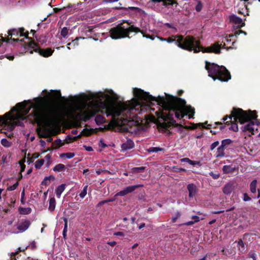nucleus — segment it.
<instances>
[{
  "instance_id": "f257e3e1",
  "label": "nucleus",
  "mask_w": 260,
  "mask_h": 260,
  "mask_svg": "<svg viewBox=\"0 0 260 260\" xmlns=\"http://www.w3.org/2000/svg\"><path fill=\"white\" fill-rule=\"evenodd\" d=\"M134 98L125 102H117L118 95L112 90L106 92H99L89 94H82L72 98L73 104L70 108V114L75 119H88L95 116L97 124L103 123L105 119L100 113H105L112 119L117 118L120 121L118 124L131 126L136 123L134 118L151 105L156 103L158 110L155 114L158 118L165 121L164 128L176 124L175 118L181 119L188 115V118H193L194 109L186 104V101L165 93V96H153L144 90L134 88Z\"/></svg>"
},
{
  "instance_id": "f03ea898",
  "label": "nucleus",
  "mask_w": 260,
  "mask_h": 260,
  "mask_svg": "<svg viewBox=\"0 0 260 260\" xmlns=\"http://www.w3.org/2000/svg\"><path fill=\"white\" fill-rule=\"evenodd\" d=\"M32 108V114L34 120L37 122H43L37 131L41 138H47V141L51 142V137L54 134L53 129L51 127L52 119H46L44 110L42 105V99L37 100L35 103L30 101H24L17 104L11 111L3 116H0V132L3 129L12 131L16 125H23L22 121L26 118V115Z\"/></svg>"
},
{
  "instance_id": "7ed1b4c3",
  "label": "nucleus",
  "mask_w": 260,
  "mask_h": 260,
  "mask_svg": "<svg viewBox=\"0 0 260 260\" xmlns=\"http://www.w3.org/2000/svg\"><path fill=\"white\" fill-rule=\"evenodd\" d=\"M168 43L176 42V45L180 48L189 51H193L194 53L200 51L203 52L219 53L220 48L218 44L212 45L208 47H203L200 45L199 41L195 40L193 37L187 36L184 38L182 36H175L166 38Z\"/></svg>"
},
{
  "instance_id": "20e7f679",
  "label": "nucleus",
  "mask_w": 260,
  "mask_h": 260,
  "mask_svg": "<svg viewBox=\"0 0 260 260\" xmlns=\"http://www.w3.org/2000/svg\"><path fill=\"white\" fill-rule=\"evenodd\" d=\"M233 117H234L235 122L238 120L241 124L251 119L255 120V121H250L248 124L241 127L243 131H248L252 135L255 134V131H257V127L260 124L256 119L257 115L255 111H250L247 113L241 109L233 108L231 115L226 116L222 119L223 121H225L229 118L230 119L229 121L231 122Z\"/></svg>"
},
{
  "instance_id": "39448f33",
  "label": "nucleus",
  "mask_w": 260,
  "mask_h": 260,
  "mask_svg": "<svg viewBox=\"0 0 260 260\" xmlns=\"http://www.w3.org/2000/svg\"><path fill=\"white\" fill-rule=\"evenodd\" d=\"M205 68L208 71L209 76L212 78L214 80L218 79L222 81H227L231 79L230 73L222 66H219L206 61Z\"/></svg>"
},
{
  "instance_id": "423d86ee",
  "label": "nucleus",
  "mask_w": 260,
  "mask_h": 260,
  "mask_svg": "<svg viewBox=\"0 0 260 260\" xmlns=\"http://www.w3.org/2000/svg\"><path fill=\"white\" fill-rule=\"evenodd\" d=\"M141 32L143 37L147 38L154 40V38L149 35H146L143 31H141L139 28L131 25V26L125 28L122 25V24H120L116 27L112 28L110 30V37L113 39H119L125 37H128V35L131 32Z\"/></svg>"
},
{
  "instance_id": "0eeeda50",
  "label": "nucleus",
  "mask_w": 260,
  "mask_h": 260,
  "mask_svg": "<svg viewBox=\"0 0 260 260\" xmlns=\"http://www.w3.org/2000/svg\"><path fill=\"white\" fill-rule=\"evenodd\" d=\"M28 47L30 49V52L31 53L35 51L38 52L40 55L45 57L51 56L54 51L53 50L48 48L44 49H41L35 43L32 41H30L28 43Z\"/></svg>"
},
{
  "instance_id": "6e6552de",
  "label": "nucleus",
  "mask_w": 260,
  "mask_h": 260,
  "mask_svg": "<svg viewBox=\"0 0 260 260\" xmlns=\"http://www.w3.org/2000/svg\"><path fill=\"white\" fill-rule=\"evenodd\" d=\"M254 0H241L239 4L238 13L243 14L244 15H248V10L246 2L251 4Z\"/></svg>"
},
{
  "instance_id": "1a4fd4ad",
  "label": "nucleus",
  "mask_w": 260,
  "mask_h": 260,
  "mask_svg": "<svg viewBox=\"0 0 260 260\" xmlns=\"http://www.w3.org/2000/svg\"><path fill=\"white\" fill-rule=\"evenodd\" d=\"M142 186H143V185L141 184L127 186V187H125V188H124L122 190L117 192L115 194V197L124 196L127 193L132 192L136 188H137L138 187H142Z\"/></svg>"
},
{
  "instance_id": "9d476101",
  "label": "nucleus",
  "mask_w": 260,
  "mask_h": 260,
  "mask_svg": "<svg viewBox=\"0 0 260 260\" xmlns=\"http://www.w3.org/2000/svg\"><path fill=\"white\" fill-rule=\"evenodd\" d=\"M9 36H24L26 37L28 34V32H24V29L23 28H19L18 29L14 28L9 30L8 31Z\"/></svg>"
},
{
  "instance_id": "9b49d317",
  "label": "nucleus",
  "mask_w": 260,
  "mask_h": 260,
  "mask_svg": "<svg viewBox=\"0 0 260 260\" xmlns=\"http://www.w3.org/2000/svg\"><path fill=\"white\" fill-rule=\"evenodd\" d=\"M230 21L235 25L238 27H241L244 25V23L243 22L242 19L236 15H233L230 16Z\"/></svg>"
},
{
  "instance_id": "f8f14e48",
  "label": "nucleus",
  "mask_w": 260,
  "mask_h": 260,
  "mask_svg": "<svg viewBox=\"0 0 260 260\" xmlns=\"http://www.w3.org/2000/svg\"><path fill=\"white\" fill-rule=\"evenodd\" d=\"M30 224V222L28 220H25L21 222H20L17 225V229L18 230V232H14L15 233H18L24 232L26 231L29 226Z\"/></svg>"
},
{
  "instance_id": "ddd939ff",
  "label": "nucleus",
  "mask_w": 260,
  "mask_h": 260,
  "mask_svg": "<svg viewBox=\"0 0 260 260\" xmlns=\"http://www.w3.org/2000/svg\"><path fill=\"white\" fill-rule=\"evenodd\" d=\"M187 188L189 192V197L190 198L194 197L197 192V186L193 184H189Z\"/></svg>"
},
{
  "instance_id": "4468645a",
  "label": "nucleus",
  "mask_w": 260,
  "mask_h": 260,
  "mask_svg": "<svg viewBox=\"0 0 260 260\" xmlns=\"http://www.w3.org/2000/svg\"><path fill=\"white\" fill-rule=\"evenodd\" d=\"M134 147V143L131 139L127 141L121 145V149L123 151H126L133 148Z\"/></svg>"
},
{
  "instance_id": "2eb2a0df",
  "label": "nucleus",
  "mask_w": 260,
  "mask_h": 260,
  "mask_svg": "<svg viewBox=\"0 0 260 260\" xmlns=\"http://www.w3.org/2000/svg\"><path fill=\"white\" fill-rule=\"evenodd\" d=\"M48 98L52 100H57L61 98V93L59 91L51 90L50 92L48 93Z\"/></svg>"
},
{
  "instance_id": "dca6fc26",
  "label": "nucleus",
  "mask_w": 260,
  "mask_h": 260,
  "mask_svg": "<svg viewBox=\"0 0 260 260\" xmlns=\"http://www.w3.org/2000/svg\"><path fill=\"white\" fill-rule=\"evenodd\" d=\"M66 184H61L59 185L55 189V193L57 198H60L61 193L63 192L64 189H66Z\"/></svg>"
},
{
  "instance_id": "f3484780",
  "label": "nucleus",
  "mask_w": 260,
  "mask_h": 260,
  "mask_svg": "<svg viewBox=\"0 0 260 260\" xmlns=\"http://www.w3.org/2000/svg\"><path fill=\"white\" fill-rule=\"evenodd\" d=\"M234 190V186L231 183L226 184L223 188V192L225 194H230Z\"/></svg>"
},
{
  "instance_id": "a211bd4d",
  "label": "nucleus",
  "mask_w": 260,
  "mask_h": 260,
  "mask_svg": "<svg viewBox=\"0 0 260 260\" xmlns=\"http://www.w3.org/2000/svg\"><path fill=\"white\" fill-rule=\"evenodd\" d=\"M241 33H243L245 35H246V32H245L243 30H239L236 31L234 33V34H231V35H229V36H226L224 39V42L225 41H226V42H231V40L230 39V38L234 37V36L237 37Z\"/></svg>"
},
{
  "instance_id": "6ab92c4d",
  "label": "nucleus",
  "mask_w": 260,
  "mask_h": 260,
  "mask_svg": "<svg viewBox=\"0 0 260 260\" xmlns=\"http://www.w3.org/2000/svg\"><path fill=\"white\" fill-rule=\"evenodd\" d=\"M225 148L220 146L217 149V152L216 153V157H222L225 156V154L224 153Z\"/></svg>"
},
{
  "instance_id": "aec40b11",
  "label": "nucleus",
  "mask_w": 260,
  "mask_h": 260,
  "mask_svg": "<svg viewBox=\"0 0 260 260\" xmlns=\"http://www.w3.org/2000/svg\"><path fill=\"white\" fill-rule=\"evenodd\" d=\"M56 201L54 197L51 198L49 200V206L48 209L51 212H53L55 208Z\"/></svg>"
},
{
  "instance_id": "412c9836",
  "label": "nucleus",
  "mask_w": 260,
  "mask_h": 260,
  "mask_svg": "<svg viewBox=\"0 0 260 260\" xmlns=\"http://www.w3.org/2000/svg\"><path fill=\"white\" fill-rule=\"evenodd\" d=\"M237 246L238 247V249L240 250L241 253H244L246 251V248L245 247V244L242 240H240L238 242Z\"/></svg>"
},
{
  "instance_id": "4be33fe9",
  "label": "nucleus",
  "mask_w": 260,
  "mask_h": 260,
  "mask_svg": "<svg viewBox=\"0 0 260 260\" xmlns=\"http://www.w3.org/2000/svg\"><path fill=\"white\" fill-rule=\"evenodd\" d=\"M65 169L66 166L62 164H59L56 165L53 169L54 171L57 172L63 171Z\"/></svg>"
},
{
  "instance_id": "5701e85b",
  "label": "nucleus",
  "mask_w": 260,
  "mask_h": 260,
  "mask_svg": "<svg viewBox=\"0 0 260 260\" xmlns=\"http://www.w3.org/2000/svg\"><path fill=\"white\" fill-rule=\"evenodd\" d=\"M256 185H257V180H253L250 185V191L252 193H254L256 191Z\"/></svg>"
},
{
  "instance_id": "b1692460",
  "label": "nucleus",
  "mask_w": 260,
  "mask_h": 260,
  "mask_svg": "<svg viewBox=\"0 0 260 260\" xmlns=\"http://www.w3.org/2000/svg\"><path fill=\"white\" fill-rule=\"evenodd\" d=\"M31 211V209L30 208H19V212L21 214H28Z\"/></svg>"
},
{
  "instance_id": "393cba45",
  "label": "nucleus",
  "mask_w": 260,
  "mask_h": 260,
  "mask_svg": "<svg viewBox=\"0 0 260 260\" xmlns=\"http://www.w3.org/2000/svg\"><path fill=\"white\" fill-rule=\"evenodd\" d=\"M222 170L224 173L228 174L232 172L234 170V169L230 166L225 165L223 167Z\"/></svg>"
},
{
  "instance_id": "a878e982",
  "label": "nucleus",
  "mask_w": 260,
  "mask_h": 260,
  "mask_svg": "<svg viewBox=\"0 0 260 260\" xmlns=\"http://www.w3.org/2000/svg\"><path fill=\"white\" fill-rule=\"evenodd\" d=\"M1 144L5 147H10L12 145V142L9 141L7 139L4 138L1 140Z\"/></svg>"
},
{
  "instance_id": "bb28decb",
  "label": "nucleus",
  "mask_w": 260,
  "mask_h": 260,
  "mask_svg": "<svg viewBox=\"0 0 260 260\" xmlns=\"http://www.w3.org/2000/svg\"><path fill=\"white\" fill-rule=\"evenodd\" d=\"M232 142V141L231 139H227L223 140L221 141V145L222 147L224 148L227 147Z\"/></svg>"
},
{
  "instance_id": "cd10ccee",
  "label": "nucleus",
  "mask_w": 260,
  "mask_h": 260,
  "mask_svg": "<svg viewBox=\"0 0 260 260\" xmlns=\"http://www.w3.org/2000/svg\"><path fill=\"white\" fill-rule=\"evenodd\" d=\"M44 160L43 159L37 160L35 164V167L36 169H40L43 165Z\"/></svg>"
},
{
  "instance_id": "c85d7f7f",
  "label": "nucleus",
  "mask_w": 260,
  "mask_h": 260,
  "mask_svg": "<svg viewBox=\"0 0 260 260\" xmlns=\"http://www.w3.org/2000/svg\"><path fill=\"white\" fill-rule=\"evenodd\" d=\"M81 38H77L75 40H73L71 42L68 44V46H70L72 48H74L78 46V41Z\"/></svg>"
},
{
  "instance_id": "c756f323",
  "label": "nucleus",
  "mask_w": 260,
  "mask_h": 260,
  "mask_svg": "<svg viewBox=\"0 0 260 260\" xmlns=\"http://www.w3.org/2000/svg\"><path fill=\"white\" fill-rule=\"evenodd\" d=\"M162 150H163V148H161L160 147H150L149 148H148L147 149V151L148 152H157L158 151H162Z\"/></svg>"
},
{
  "instance_id": "7c9ffc66",
  "label": "nucleus",
  "mask_w": 260,
  "mask_h": 260,
  "mask_svg": "<svg viewBox=\"0 0 260 260\" xmlns=\"http://www.w3.org/2000/svg\"><path fill=\"white\" fill-rule=\"evenodd\" d=\"M69 32V29L67 27H64L62 28L60 32L61 36L65 38L67 37Z\"/></svg>"
},
{
  "instance_id": "2f4dec72",
  "label": "nucleus",
  "mask_w": 260,
  "mask_h": 260,
  "mask_svg": "<svg viewBox=\"0 0 260 260\" xmlns=\"http://www.w3.org/2000/svg\"><path fill=\"white\" fill-rule=\"evenodd\" d=\"M87 188H88L87 185H85L84 187L83 190H82L81 193L79 194V196L81 198L83 199L86 196V195L87 194Z\"/></svg>"
},
{
  "instance_id": "473e14b6",
  "label": "nucleus",
  "mask_w": 260,
  "mask_h": 260,
  "mask_svg": "<svg viewBox=\"0 0 260 260\" xmlns=\"http://www.w3.org/2000/svg\"><path fill=\"white\" fill-rule=\"evenodd\" d=\"M64 227L63 230L62 235L64 238H66L67 236V229H68V220L66 218L64 219Z\"/></svg>"
},
{
  "instance_id": "72a5a7b5",
  "label": "nucleus",
  "mask_w": 260,
  "mask_h": 260,
  "mask_svg": "<svg viewBox=\"0 0 260 260\" xmlns=\"http://www.w3.org/2000/svg\"><path fill=\"white\" fill-rule=\"evenodd\" d=\"M51 177H46L43 180V181L42 182V184L44 185H48L50 183V179Z\"/></svg>"
},
{
  "instance_id": "f704fd0d",
  "label": "nucleus",
  "mask_w": 260,
  "mask_h": 260,
  "mask_svg": "<svg viewBox=\"0 0 260 260\" xmlns=\"http://www.w3.org/2000/svg\"><path fill=\"white\" fill-rule=\"evenodd\" d=\"M230 129H232L234 132H237L238 131V127L237 123H232L231 126L229 127Z\"/></svg>"
},
{
  "instance_id": "c9c22d12",
  "label": "nucleus",
  "mask_w": 260,
  "mask_h": 260,
  "mask_svg": "<svg viewBox=\"0 0 260 260\" xmlns=\"http://www.w3.org/2000/svg\"><path fill=\"white\" fill-rule=\"evenodd\" d=\"M181 214L179 212L175 213V215L172 217V221L173 222H175L177 219L180 218Z\"/></svg>"
},
{
  "instance_id": "e433bc0d",
  "label": "nucleus",
  "mask_w": 260,
  "mask_h": 260,
  "mask_svg": "<svg viewBox=\"0 0 260 260\" xmlns=\"http://www.w3.org/2000/svg\"><path fill=\"white\" fill-rule=\"evenodd\" d=\"M63 144V143L62 142V141L60 139H57L54 142V145H55L56 147H59L62 146Z\"/></svg>"
},
{
  "instance_id": "4c0bfd02",
  "label": "nucleus",
  "mask_w": 260,
  "mask_h": 260,
  "mask_svg": "<svg viewBox=\"0 0 260 260\" xmlns=\"http://www.w3.org/2000/svg\"><path fill=\"white\" fill-rule=\"evenodd\" d=\"M62 155L66 156L67 158H72L75 156V154L74 153L69 152L67 153L63 154Z\"/></svg>"
},
{
  "instance_id": "58836bf2",
  "label": "nucleus",
  "mask_w": 260,
  "mask_h": 260,
  "mask_svg": "<svg viewBox=\"0 0 260 260\" xmlns=\"http://www.w3.org/2000/svg\"><path fill=\"white\" fill-rule=\"evenodd\" d=\"M202 8H203V5H202V3H201V2H199L196 7V10L198 12H200L202 10Z\"/></svg>"
},
{
  "instance_id": "ea45409f",
  "label": "nucleus",
  "mask_w": 260,
  "mask_h": 260,
  "mask_svg": "<svg viewBox=\"0 0 260 260\" xmlns=\"http://www.w3.org/2000/svg\"><path fill=\"white\" fill-rule=\"evenodd\" d=\"M18 185V183L16 182L13 185L10 186L9 187H8V189L9 190H11V191L14 190L17 187Z\"/></svg>"
},
{
  "instance_id": "a19ab883",
  "label": "nucleus",
  "mask_w": 260,
  "mask_h": 260,
  "mask_svg": "<svg viewBox=\"0 0 260 260\" xmlns=\"http://www.w3.org/2000/svg\"><path fill=\"white\" fill-rule=\"evenodd\" d=\"M144 167H137L134 168V171L137 173L142 172L144 170Z\"/></svg>"
},
{
  "instance_id": "79ce46f5",
  "label": "nucleus",
  "mask_w": 260,
  "mask_h": 260,
  "mask_svg": "<svg viewBox=\"0 0 260 260\" xmlns=\"http://www.w3.org/2000/svg\"><path fill=\"white\" fill-rule=\"evenodd\" d=\"M219 144L218 141H216L213 143L210 146V150H213Z\"/></svg>"
},
{
  "instance_id": "37998d69",
  "label": "nucleus",
  "mask_w": 260,
  "mask_h": 260,
  "mask_svg": "<svg viewBox=\"0 0 260 260\" xmlns=\"http://www.w3.org/2000/svg\"><path fill=\"white\" fill-rule=\"evenodd\" d=\"M243 200L245 201V202H247V201H249L251 200V198L249 197L248 196V195L247 194V193H244L243 194Z\"/></svg>"
},
{
  "instance_id": "c03bdc74",
  "label": "nucleus",
  "mask_w": 260,
  "mask_h": 260,
  "mask_svg": "<svg viewBox=\"0 0 260 260\" xmlns=\"http://www.w3.org/2000/svg\"><path fill=\"white\" fill-rule=\"evenodd\" d=\"M249 257H251L253 259H255L256 258V255L254 252H250L248 254Z\"/></svg>"
},
{
  "instance_id": "a18cd8bd",
  "label": "nucleus",
  "mask_w": 260,
  "mask_h": 260,
  "mask_svg": "<svg viewBox=\"0 0 260 260\" xmlns=\"http://www.w3.org/2000/svg\"><path fill=\"white\" fill-rule=\"evenodd\" d=\"M180 161L181 162H187V163H188L189 164L191 162V160H190V159H189L188 158H187V157L181 158L180 159Z\"/></svg>"
},
{
  "instance_id": "49530a36",
  "label": "nucleus",
  "mask_w": 260,
  "mask_h": 260,
  "mask_svg": "<svg viewBox=\"0 0 260 260\" xmlns=\"http://www.w3.org/2000/svg\"><path fill=\"white\" fill-rule=\"evenodd\" d=\"M210 174L214 179H218L219 177V175L218 174H214L213 172H211Z\"/></svg>"
},
{
  "instance_id": "de8ad7c7",
  "label": "nucleus",
  "mask_w": 260,
  "mask_h": 260,
  "mask_svg": "<svg viewBox=\"0 0 260 260\" xmlns=\"http://www.w3.org/2000/svg\"><path fill=\"white\" fill-rule=\"evenodd\" d=\"M196 222L193 221H189L188 222H185L184 223H183L182 225H191L193 224Z\"/></svg>"
},
{
  "instance_id": "09e8293b",
  "label": "nucleus",
  "mask_w": 260,
  "mask_h": 260,
  "mask_svg": "<svg viewBox=\"0 0 260 260\" xmlns=\"http://www.w3.org/2000/svg\"><path fill=\"white\" fill-rule=\"evenodd\" d=\"M9 39H7L6 38H4L3 37V36H1V40H0V46L2 44V42H8V40Z\"/></svg>"
},
{
  "instance_id": "8fccbe9b",
  "label": "nucleus",
  "mask_w": 260,
  "mask_h": 260,
  "mask_svg": "<svg viewBox=\"0 0 260 260\" xmlns=\"http://www.w3.org/2000/svg\"><path fill=\"white\" fill-rule=\"evenodd\" d=\"M85 149L87 151H93V148L91 146H84Z\"/></svg>"
},
{
  "instance_id": "3c124183",
  "label": "nucleus",
  "mask_w": 260,
  "mask_h": 260,
  "mask_svg": "<svg viewBox=\"0 0 260 260\" xmlns=\"http://www.w3.org/2000/svg\"><path fill=\"white\" fill-rule=\"evenodd\" d=\"M65 9V7H63L62 8H55L53 9V11L55 13H57L59 11L62 10H63Z\"/></svg>"
},
{
  "instance_id": "603ef678",
  "label": "nucleus",
  "mask_w": 260,
  "mask_h": 260,
  "mask_svg": "<svg viewBox=\"0 0 260 260\" xmlns=\"http://www.w3.org/2000/svg\"><path fill=\"white\" fill-rule=\"evenodd\" d=\"M192 219H193V220H194V221L195 222H198V221L200 220V218H199V216H196V215H195V216H193L192 217Z\"/></svg>"
},
{
  "instance_id": "864d4df0",
  "label": "nucleus",
  "mask_w": 260,
  "mask_h": 260,
  "mask_svg": "<svg viewBox=\"0 0 260 260\" xmlns=\"http://www.w3.org/2000/svg\"><path fill=\"white\" fill-rule=\"evenodd\" d=\"M107 203V200H104V201H101V202H100L98 203V205L99 206H103V205H104L105 203Z\"/></svg>"
},
{
  "instance_id": "5fc2aeb1",
  "label": "nucleus",
  "mask_w": 260,
  "mask_h": 260,
  "mask_svg": "<svg viewBox=\"0 0 260 260\" xmlns=\"http://www.w3.org/2000/svg\"><path fill=\"white\" fill-rule=\"evenodd\" d=\"M114 235L118 236H123L124 235L123 233L121 232H117L114 233Z\"/></svg>"
},
{
  "instance_id": "6e6d98bb",
  "label": "nucleus",
  "mask_w": 260,
  "mask_h": 260,
  "mask_svg": "<svg viewBox=\"0 0 260 260\" xmlns=\"http://www.w3.org/2000/svg\"><path fill=\"white\" fill-rule=\"evenodd\" d=\"M45 159L47 160H49L51 158V155L50 154H48L45 156Z\"/></svg>"
},
{
  "instance_id": "4d7b16f0",
  "label": "nucleus",
  "mask_w": 260,
  "mask_h": 260,
  "mask_svg": "<svg viewBox=\"0 0 260 260\" xmlns=\"http://www.w3.org/2000/svg\"><path fill=\"white\" fill-rule=\"evenodd\" d=\"M40 144L42 146L44 147L46 145V142L43 140L40 141Z\"/></svg>"
},
{
  "instance_id": "13d9d810",
  "label": "nucleus",
  "mask_w": 260,
  "mask_h": 260,
  "mask_svg": "<svg viewBox=\"0 0 260 260\" xmlns=\"http://www.w3.org/2000/svg\"><path fill=\"white\" fill-rule=\"evenodd\" d=\"M199 164V161L191 160V162L190 163V165H198Z\"/></svg>"
},
{
  "instance_id": "bf43d9fd",
  "label": "nucleus",
  "mask_w": 260,
  "mask_h": 260,
  "mask_svg": "<svg viewBox=\"0 0 260 260\" xmlns=\"http://www.w3.org/2000/svg\"><path fill=\"white\" fill-rule=\"evenodd\" d=\"M115 200V198H111V199L107 200V203H108V202H113Z\"/></svg>"
},
{
  "instance_id": "052dcab7",
  "label": "nucleus",
  "mask_w": 260,
  "mask_h": 260,
  "mask_svg": "<svg viewBox=\"0 0 260 260\" xmlns=\"http://www.w3.org/2000/svg\"><path fill=\"white\" fill-rule=\"evenodd\" d=\"M108 244L111 246H114L116 244V242L115 241H112L110 242H109Z\"/></svg>"
},
{
  "instance_id": "680f3d73",
  "label": "nucleus",
  "mask_w": 260,
  "mask_h": 260,
  "mask_svg": "<svg viewBox=\"0 0 260 260\" xmlns=\"http://www.w3.org/2000/svg\"><path fill=\"white\" fill-rule=\"evenodd\" d=\"M145 226V223H141V224L139 225V229H142L143 228H144Z\"/></svg>"
},
{
  "instance_id": "e2e57ef3",
  "label": "nucleus",
  "mask_w": 260,
  "mask_h": 260,
  "mask_svg": "<svg viewBox=\"0 0 260 260\" xmlns=\"http://www.w3.org/2000/svg\"><path fill=\"white\" fill-rule=\"evenodd\" d=\"M100 146L103 148H104L106 145L102 141L100 142Z\"/></svg>"
},
{
  "instance_id": "0e129e2a",
  "label": "nucleus",
  "mask_w": 260,
  "mask_h": 260,
  "mask_svg": "<svg viewBox=\"0 0 260 260\" xmlns=\"http://www.w3.org/2000/svg\"><path fill=\"white\" fill-rule=\"evenodd\" d=\"M89 171V170L88 169H85L83 170V174H85L87 172H88Z\"/></svg>"
},
{
  "instance_id": "69168bd1",
  "label": "nucleus",
  "mask_w": 260,
  "mask_h": 260,
  "mask_svg": "<svg viewBox=\"0 0 260 260\" xmlns=\"http://www.w3.org/2000/svg\"><path fill=\"white\" fill-rule=\"evenodd\" d=\"M7 58L9 59V60H13L14 59V56H8L7 57Z\"/></svg>"
},
{
  "instance_id": "338daca9",
  "label": "nucleus",
  "mask_w": 260,
  "mask_h": 260,
  "mask_svg": "<svg viewBox=\"0 0 260 260\" xmlns=\"http://www.w3.org/2000/svg\"><path fill=\"white\" fill-rule=\"evenodd\" d=\"M215 221H216L215 219H213L209 222V224H212L214 223L215 222Z\"/></svg>"
},
{
  "instance_id": "774afa93",
  "label": "nucleus",
  "mask_w": 260,
  "mask_h": 260,
  "mask_svg": "<svg viewBox=\"0 0 260 260\" xmlns=\"http://www.w3.org/2000/svg\"><path fill=\"white\" fill-rule=\"evenodd\" d=\"M206 258H207V255L204 256L203 258H201V259H200L199 260H206Z\"/></svg>"
}]
</instances>
